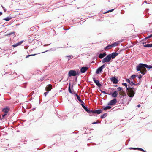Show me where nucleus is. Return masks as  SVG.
<instances>
[{"instance_id":"nucleus-1","label":"nucleus","mask_w":152,"mask_h":152,"mask_svg":"<svg viewBox=\"0 0 152 152\" xmlns=\"http://www.w3.org/2000/svg\"><path fill=\"white\" fill-rule=\"evenodd\" d=\"M147 65L142 63H140L136 67V69L137 71H139V73H141L143 75L145 74L147 72L146 69L145 68L146 67L142 65Z\"/></svg>"},{"instance_id":"nucleus-2","label":"nucleus","mask_w":152,"mask_h":152,"mask_svg":"<svg viewBox=\"0 0 152 152\" xmlns=\"http://www.w3.org/2000/svg\"><path fill=\"white\" fill-rule=\"evenodd\" d=\"M136 88L133 87H128L127 88L126 91L128 96L130 97H133L135 94Z\"/></svg>"},{"instance_id":"nucleus-3","label":"nucleus","mask_w":152,"mask_h":152,"mask_svg":"<svg viewBox=\"0 0 152 152\" xmlns=\"http://www.w3.org/2000/svg\"><path fill=\"white\" fill-rule=\"evenodd\" d=\"M102 110L101 109L94 110H91L90 115L92 116L93 115H94V114H99L102 113Z\"/></svg>"},{"instance_id":"nucleus-4","label":"nucleus","mask_w":152,"mask_h":152,"mask_svg":"<svg viewBox=\"0 0 152 152\" xmlns=\"http://www.w3.org/2000/svg\"><path fill=\"white\" fill-rule=\"evenodd\" d=\"M111 58L109 55H108L106 57L103 58L102 60V63L108 62H110L111 60Z\"/></svg>"},{"instance_id":"nucleus-5","label":"nucleus","mask_w":152,"mask_h":152,"mask_svg":"<svg viewBox=\"0 0 152 152\" xmlns=\"http://www.w3.org/2000/svg\"><path fill=\"white\" fill-rule=\"evenodd\" d=\"M77 75V73L74 70H70L68 73L69 77L72 76H75Z\"/></svg>"},{"instance_id":"nucleus-6","label":"nucleus","mask_w":152,"mask_h":152,"mask_svg":"<svg viewBox=\"0 0 152 152\" xmlns=\"http://www.w3.org/2000/svg\"><path fill=\"white\" fill-rule=\"evenodd\" d=\"M117 102V100L116 99H115L111 100L110 102H109L108 103V105H113L115 104Z\"/></svg>"},{"instance_id":"nucleus-7","label":"nucleus","mask_w":152,"mask_h":152,"mask_svg":"<svg viewBox=\"0 0 152 152\" xmlns=\"http://www.w3.org/2000/svg\"><path fill=\"white\" fill-rule=\"evenodd\" d=\"M110 79L114 84H117L118 82L117 79L114 77L110 78Z\"/></svg>"},{"instance_id":"nucleus-8","label":"nucleus","mask_w":152,"mask_h":152,"mask_svg":"<svg viewBox=\"0 0 152 152\" xmlns=\"http://www.w3.org/2000/svg\"><path fill=\"white\" fill-rule=\"evenodd\" d=\"M118 55V53H117L115 52H114L111 54H109L110 57L111 58V59H114L115 58V57L117 56Z\"/></svg>"},{"instance_id":"nucleus-9","label":"nucleus","mask_w":152,"mask_h":152,"mask_svg":"<svg viewBox=\"0 0 152 152\" xmlns=\"http://www.w3.org/2000/svg\"><path fill=\"white\" fill-rule=\"evenodd\" d=\"M93 80L97 86L99 87H101V85L99 81L98 80H96L95 78H93Z\"/></svg>"},{"instance_id":"nucleus-10","label":"nucleus","mask_w":152,"mask_h":152,"mask_svg":"<svg viewBox=\"0 0 152 152\" xmlns=\"http://www.w3.org/2000/svg\"><path fill=\"white\" fill-rule=\"evenodd\" d=\"M88 68L86 67H82L80 69V72L82 73H84L88 70Z\"/></svg>"},{"instance_id":"nucleus-11","label":"nucleus","mask_w":152,"mask_h":152,"mask_svg":"<svg viewBox=\"0 0 152 152\" xmlns=\"http://www.w3.org/2000/svg\"><path fill=\"white\" fill-rule=\"evenodd\" d=\"M52 88V86L49 84L45 88L46 91H50Z\"/></svg>"},{"instance_id":"nucleus-12","label":"nucleus","mask_w":152,"mask_h":152,"mask_svg":"<svg viewBox=\"0 0 152 152\" xmlns=\"http://www.w3.org/2000/svg\"><path fill=\"white\" fill-rule=\"evenodd\" d=\"M110 95H111V96L112 97H114V98H116L117 97V95H118V92L117 91H114L113 93H112L111 94H110Z\"/></svg>"},{"instance_id":"nucleus-13","label":"nucleus","mask_w":152,"mask_h":152,"mask_svg":"<svg viewBox=\"0 0 152 152\" xmlns=\"http://www.w3.org/2000/svg\"><path fill=\"white\" fill-rule=\"evenodd\" d=\"M10 110V108L9 107L4 108L2 110V111L4 113H7Z\"/></svg>"},{"instance_id":"nucleus-14","label":"nucleus","mask_w":152,"mask_h":152,"mask_svg":"<svg viewBox=\"0 0 152 152\" xmlns=\"http://www.w3.org/2000/svg\"><path fill=\"white\" fill-rule=\"evenodd\" d=\"M106 55V54L105 52L104 53H100L99 55V58L102 59Z\"/></svg>"},{"instance_id":"nucleus-15","label":"nucleus","mask_w":152,"mask_h":152,"mask_svg":"<svg viewBox=\"0 0 152 152\" xmlns=\"http://www.w3.org/2000/svg\"><path fill=\"white\" fill-rule=\"evenodd\" d=\"M83 108L86 111L89 113V115H90L91 110L88 109V108L86 106H84V107Z\"/></svg>"},{"instance_id":"nucleus-16","label":"nucleus","mask_w":152,"mask_h":152,"mask_svg":"<svg viewBox=\"0 0 152 152\" xmlns=\"http://www.w3.org/2000/svg\"><path fill=\"white\" fill-rule=\"evenodd\" d=\"M119 44V42L118 41L115 42L114 43L112 44L111 45L112 47H115V46H118V45Z\"/></svg>"},{"instance_id":"nucleus-17","label":"nucleus","mask_w":152,"mask_h":152,"mask_svg":"<svg viewBox=\"0 0 152 152\" xmlns=\"http://www.w3.org/2000/svg\"><path fill=\"white\" fill-rule=\"evenodd\" d=\"M102 70V69L100 67L97 69L96 73V74H99L101 72Z\"/></svg>"},{"instance_id":"nucleus-18","label":"nucleus","mask_w":152,"mask_h":152,"mask_svg":"<svg viewBox=\"0 0 152 152\" xmlns=\"http://www.w3.org/2000/svg\"><path fill=\"white\" fill-rule=\"evenodd\" d=\"M143 46L145 48H151L152 47V44H149L143 45Z\"/></svg>"},{"instance_id":"nucleus-19","label":"nucleus","mask_w":152,"mask_h":152,"mask_svg":"<svg viewBox=\"0 0 152 152\" xmlns=\"http://www.w3.org/2000/svg\"><path fill=\"white\" fill-rule=\"evenodd\" d=\"M129 84L131 86H133L134 85H138L139 84V83L135 84L134 83L133 81H131L130 83H129Z\"/></svg>"},{"instance_id":"nucleus-20","label":"nucleus","mask_w":152,"mask_h":152,"mask_svg":"<svg viewBox=\"0 0 152 152\" xmlns=\"http://www.w3.org/2000/svg\"><path fill=\"white\" fill-rule=\"evenodd\" d=\"M12 18V17H7L4 19L6 21H9Z\"/></svg>"},{"instance_id":"nucleus-21","label":"nucleus","mask_w":152,"mask_h":152,"mask_svg":"<svg viewBox=\"0 0 152 152\" xmlns=\"http://www.w3.org/2000/svg\"><path fill=\"white\" fill-rule=\"evenodd\" d=\"M112 48V47L111 45H108L106 47H105L104 48L105 50H106V49H109L111 48Z\"/></svg>"},{"instance_id":"nucleus-22","label":"nucleus","mask_w":152,"mask_h":152,"mask_svg":"<svg viewBox=\"0 0 152 152\" xmlns=\"http://www.w3.org/2000/svg\"><path fill=\"white\" fill-rule=\"evenodd\" d=\"M146 67V68L148 69L152 68V66L151 65H142Z\"/></svg>"},{"instance_id":"nucleus-23","label":"nucleus","mask_w":152,"mask_h":152,"mask_svg":"<svg viewBox=\"0 0 152 152\" xmlns=\"http://www.w3.org/2000/svg\"><path fill=\"white\" fill-rule=\"evenodd\" d=\"M111 107L109 106H107L105 107L104 108V110H106L107 109H110L111 108Z\"/></svg>"},{"instance_id":"nucleus-24","label":"nucleus","mask_w":152,"mask_h":152,"mask_svg":"<svg viewBox=\"0 0 152 152\" xmlns=\"http://www.w3.org/2000/svg\"><path fill=\"white\" fill-rule=\"evenodd\" d=\"M2 116L3 118L5 117L6 116L7 117L9 116V115L7 114V113H4V114H2Z\"/></svg>"},{"instance_id":"nucleus-25","label":"nucleus","mask_w":152,"mask_h":152,"mask_svg":"<svg viewBox=\"0 0 152 152\" xmlns=\"http://www.w3.org/2000/svg\"><path fill=\"white\" fill-rule=\"evenodd\" d=\"M107 113H104V114H103L101 116V118L102 119V118H104L107 116Z\"/></svg>"},{"instance_id":"nucleus-26","label":"nucleus","mask_w":152,"mask_h":152,"mask_svg":"<svg viewBox=\"0 0 152 152\" xmlns=\"http://www.w3.org/2000/svg\"><path fill=\"white\" fill-rule=\"evenodd\" d=\"M68 90H69V92L70 93L73 94V93H72V91L71 90V89H70V83L69 84V85Z\"/></svg>"},{"instance_id":"nucleus-27","label":"nucleus","mask_w":152,"mask_h":152,"mask_svg":"<svg viewBox=\"0 0 152 152\" xmlns=\"http://www.w3.org/2000/svg\"><path fill=\"white\" fill-rule=\"evenodd\" d=\"M138 79H139V83H140L141 82V79L142 77V76L141 75H140L138 77Z\"/></svg>"},{"instance_id":"nucleus-28","label":"nucleus","mask_w":152,"mask_h":152,"mask_svg":"<svg viewBox=\"0 0 152 152\" xmlns=\"http://www.w3.org/2000/svg\"><path fill=\"white\" fill-rule=\"evenodd\" d=\"M101 93H102L104 94H108V95H110V94H109V93H106L105 92V91H103L102 90H101Z\"/></svg>"},{"instance_id":"nucleus-29","label":"nucleus","mask_w":152,"mask_h":152,"mask_svg":"<svg viewBox=\"0 0 152 152\" xmlns=\"http://www.w3.org/2000/svg\"><path fill=\"white\" fill-rule=\"evenodd\" d=\"M137 150H140V151H142V152H147L146 151H145L143 149H142L141 148H137Z\"/></svg>"},{"instance_id":"nucleus-30","label":"nucleus","mask_w":152,"mask_h":152,"mask_svg":"<svg viewBox=\"0 0 152 152\" xmlns=\"http://www.w3.org/2000/svg\"><path fill=\"white\" fill-rule=\"evenodd\" d=\"M37 54H31V55H27L26 56V58H28L29 57V56H35V55H36Z\"/></svg>"},{"instance_id":"nucleus-31","label":"nucleus","mask_w":152,"mask_h":152,"mask_svg":"<svg viewBox=\"0 0 152 152\" xmlns=\"http://www.w3.org/2000/svg\"><path fill=\"white\" fill-rule=\"evenodd\" d=\"M18 45H19L18 44V43H17L15 44H14L13 45H12V47H13L14 48H15Z\"/></svg>"},{"instance_id":"nucleus-32","label":"nucleus","mask_w":152,"mask_h":152,"mask_svg":"<svg viewBox=\"0 0 152 152\" xmlns=\"http://www.w3.org/2000/svg\"><path fill=\"white\" fill-rule=\"evenodd\" d=\"M14 34V37H15V36L14 35H15V32H11L10 33H9V34H7V35H11L12 34Z\"/></svg>"},{"instance_id":"nucleus-33","label":"nucleus","mask_w":152,"mask_h":152,"mask_svg":"<svg viewBox=\"0 0 152 152\" xmlns=\"http://www.w3.org/2000/svg\"><path fill=\"white\" fill-rule=\"evenodd\" d=\"M137 76V75H132L131 76V78H132V79H133L134 78H135Z\"/></svg>"},{"instance_id":"nucleus-34","label":"nucleus","mask_w":152,"mask_h":152,"mask_svg":"<svg viewBox=\"0 0 152 152\" xmlns=\"http://www.w3.org/2000/svg\"><path fill=\"white\" fill-rule=\"evenodd\" d=\"M122 85L123 86H125V87L127 88V84L126 83H122Z\"/></svg>"},{"instance_id":"nucleus-35","label":"nucleus","mask_w":152,"mask_h":152,"mask_svg":"<svg viewBox=\"0 0 152 152\" xmlns=\"http://www.w3.org/2000/svg\"><path fill=\"white\" fill-rule=\"evenodd\" d=\"M151 37H152V34H151V35H150V36H149L148 37H145V39H148V38H150Z\"/></svg>"},{"instance_id":"nucleus-36","label":"nucleus","mask_w":152,"mask_h":152,"mask_svg":"<svg viewBox=\"0 0 152 152\" xmlns=\"http://www.w3.org/2000/svg\"><path fill=\"white\" fill-rule=\"evenodd\" d=\"M72 57L73 56L72 55L67 56H66V57H67L68 58H70V59H71Z\"/></svg>"},{"instance_id":"nucleus-37","label":"nucleus","mask_w":152,"mask_h":152,"mask_svg":"<svg viewBox=\"0 0 152 152\" xmlns=\"http://www.w3.org/2000/svg\"><path fill=\"white\" fill-rule=\"evenodd\" d=\"M122 88H121L120 87H118L117 88L118 91H120L122 90Z\"/></svg>"},{"instance_id":"nucleus-38","label":"nucleus","mask_w":152,"mask_h":152,"mask_svg":"<svg viewBox=\"0 0 152 152\" xmlns=\"http://www.w3.org/2000/svg\"><path fill=\"white\" fill-rule=\"evenodd\" d=\"M126 81L128 83H130L131 82V81H130V80L128 79H127L126 80Z\"/></svg>"},{"instance_id":"nucleus-39","label":"nucleus","mask_w":152,"mask_h":152,"mask_svg":"<svg viewBox=\"0 0 152 152\" xmlns=\"http://www.w3.org/2000/svg\"><path fill=\"white\" fill-rule=\"evenodd\" d=\"M114 10V9H112V10H108L107 12H106V13H108V12H112L113 10Z\"/></svg>"},{"instance_id":"nucleus-40","label":"nucleus","mask_w":152,"mask_h":152,"mask_svg":"<svg viewBox=\"0 0 152 152\" xmlns=\"http://www.w3.org/2000/svg\"><path fill=\"white\" fill-rule=\"evenodd\" d=\"M105 66L104 64L101 67H100L102 69H103L105 67Z\"/></svg>"},{"instance_id":"nucleus-41","label":"nucleus","mask_w":152,"mask_h":152,"mask_svg":"<svg viewBox=\"0 0 152 152\" xmlns=\"http://www.w3.org/2000/svg\"><path fill=\"white\" fill-rule=\"evenodd\" d=\"M49 91H47L44 93L45 96H46V95L48 94Z\"/></svg>"},{"instance_id":"nucleus-42","label":"nucleus","mask_w":152,"mask_h":152,"mask_svg":"<svg viewBox=\"0 0 152 152\" xmlns=\"http://www.w3.org/2000/svg\"><path fill=\"white\" fill-rule=\"evenodd\" d=\"M23 42V41H21L18 43L19 45H20Z\"/></svg>"},{"instance_id":"nucleus-43","label":"nucleus","mask_w":152,"mask_h":152,"mask_svg":"<svg viewBox=\"0 0 152 152\" xmlns=\"http://www.w3.org/2000/svg\"><path fill=\"white\" fill-rule=\"evenodd\" d=\"M2 8H3V10L4 11V12H6V9H5V8H4V7L2 6Z\"/></svg>"},{"instance_id":"nucleus-44","label":"nucleus","mask_w":152,"mask_h":152,"mask_svg":"<svg viewBox=\"0 0 152 152\" xmlns=\"http://www.w3.org/2000/svg\"><path fill=\"white\" fill-rule=\"evenodd\" d=\"M130 149H133V150H137V148H131Z\"/></svg>"},{"instance_id":"nucleus-45","label":"nucleus","mask_w":152,"mask_h":152,"mask_svg":"<svg viewBox=\"0 0 152 152\" xmlns=\"http://www.w3.org/2000/svg\"><path fill=\"white\" fill-rule=\"evenodd\" d=\"M77 99H78V100L79 101L81 99H80V96H77Z\"/></svg>"},{"instance_id":"nucleus-46","label":"nucleus","mask_w":152,"mask_h":152,"mask_svg":"<svg viewBox=\"0 0 152 152\" xmlns=\"http://www.w3.org/2000/svg\"><path fill=\"white\" fill-rule=\"evenodd\" d=\"M79 101L81 103H83V104H84V103L83 102L82 100L81 99H80V100Z\"/></svg>"},{"instance_id":"nucleus-47","label":"nucleus","mask_w":152,"mask_h":152,"mask_svg":"<svg viewBox=\"0 0 152 152\" xmlns=\"http://www.w3.org/2000/svg\"><path fill=\"white\" fill-rule=\"evenodd\" d=\"M84 104L82 103L81 104V105L82 107H83V108L84 107V106H85L84 105Z\"/></svg>"},{"instance_id":"nucleus-48","label":"nucleus","mask_w":152,"mask_h":152,"mask_svg":"<svg viewBox=\"0 0 152 152\" xmlns=\"http://www.w3.org/2000/svg\"><path fill=\"white\" fill-rule=\"evenodd\" d=\"M129 101L127 103V104H128L129 103V102L130 101H131V99H130V98H129Z\"/></svg>"},{"instance_id":"nucleus-49","label":"nucleus","mask_w":152,"mask_h":152,"mask_svg":"<svg viewBox=\"0 0 152 152\" xmlns=\"http://www.w3.org/2000/svg\"><path fill=\"white\" fill-rule=\"evenodd\" d=\"M137 107H140V104H139L137 105Z\"/></svg>"},{"instance_id":"nucleus-50","label":"nucleus","mask_w":152,"mask_h":152,"mask_svg":"<svg viewBox=\"0 0 152 152\" xmlns=\"http://www.w3.org/2000/svg\"><path fill=\"white\" fill-rule=\"evenodd\" d=\"M79 73H80V72H77V74L78 75V76L79 75Z\"/></svg>"},{"instance_id":"nucleus-51","label":"nucleus","mask_w":152,"mask_h":152,"mask_svg":"<svg viewBox=\"0 0 152 152\" xmlns=\"http://www.w3.org/2000/svg\"><path fill=\"white\" fill-rule=\"evenodd\" d=\"M2 13L1 12H0V16H1L2 15Z\"/></svg>"},{"instance_id":"nucleus-52","label":"nucleus","mask_w":152,"mask_h":152,"mask_svg":"<svg viewBox=\"0 0 152 152\" xmlns=\"http://www.w3.org/2000/svg\"><path fill=\"white\" fill-rule=\"evenodd\" d=\"M75 96H76L77 97V96H79L77 93L75 94Z\"/></svg>"},{"instance_id":"nucleus-53","label":"nucleus","mask_w":152,"mask_h":152,"mask_svg":"<svg viewBox=\"0 0 152 152\" xmlns=\"http://www.w3.org/2000/svg\"><path fill=\"white\" fill-rule=\"evenodd\" d=\"M97 123V122H93L92 124H96Z\"/></svg>"},{"instance_id":"nucleus-54","label":"nucleus","mask_w":152,"mask_h":152,"mask_svg":"<svg viewBox=\"0 0 152 152\" xmlns=\"http://www.w3.org/2000/svg\"><path fill=\"white\" fill-rule=\"evenodd\" d=\"M144 2H145V3L147 4V1H145H145H144Z\"/></svg>"},{"instance_id":"nucleus-55","label":"nucleus","mask_w":152,"mask_h":152,"mask_svg":"<svg viewBox=\"0 0 152 152\" xmlns=\"http://www.w3.org/2000/svg\"><path fill=\"white\" fill-rule=\"evenodd\" d=\"M35 108H32V110H35Z\"/></svg>"},{"instance_id":"nucleus-56","label":"nucleus","mask_w":152,"mask_h":152,"mask_svg":"<svg viewBox=\"0 0 152 152\" xmlns=\"http://www.w3.org/2000/svg\"><path fill=\"white\" fill-rule=\"evenodd\" d=\"M47 51H45V52H42V53H45V52H47Z\"/></svg>"}]
</instances>
